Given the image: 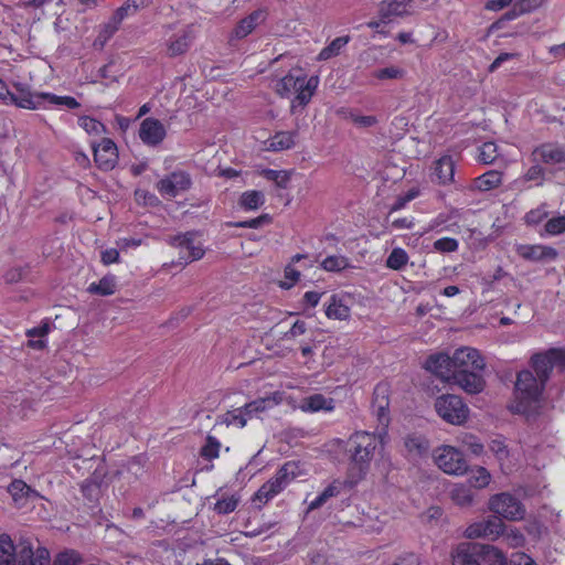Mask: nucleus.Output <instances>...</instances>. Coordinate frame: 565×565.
Instances as JSON below:
<instances>
[{
    "label": "nucleus",
    "mask_w": 565,
    "mask_h": 565,
    "mask_svg": "<svg viewBox=\"0 0 565 565\" xmlns=\"http://www.w3.org/2000/svg\"><path fill=\"white\" fill-rule=\"evenodd\" d=\"M531 366L535 375L530 370H522L516 375L514 398L509 407L512 413L529 415L540 406L551 372L565 369V351L550 349L535 353L531 358Z\"/></svg>",
    "instance_id": "obj_1"
},
{
    "label": "nucleus",
    "mask_w": 565,
    "mask_h": 565,
    "mask_svg": "<svg viewBox=\"0 0 565 565\" xmlns=\"http://www.w3.org/2000/svg\"><path fill=\"white\" fill-rule=\"evenodd\" d=\"M319 86V77L305 74L295 75L288 73L275 83V92L282 98L294 96L290 104V111L296 113L298 107H306Z\"/></svg>",
    "instance_id": "obj_2"
},
{
    "label": "nucleus",
    "mask_w": 565,
    "mask_h": 565,
    "mask_svg": "<svg viewBox=\"0 0 565 565\" xmlns=\"http://www.w3.org/2000/svg\"><path fill=\"white\" fill-rule=\"evenodd\" d=\"M385 436L386 431H356L350 437L351 460L362 476L369 470L375 450L383 445Z\"/></svg>",
    "instance_id": "obj_3"
},
{
    "label": "nucleus",
    "mask_w": 565,
    "mask_h": 565,
    "mask_svg": "<svg viewBox=\"0 0 565 565\" xmlns=\"http://www.w3.org/2000/svg\"><path fill=\"white\" fill-rule=\"evenodd\" d=\"M302 475L300 463L298 461H287L285 462L271 477L268 481H266L255 493L254 502H259L262 504L267 503L276 495L281 493L291 481Z\"/></svg>",
    "instance_id": "obj_4"
},
{
    "label": "nucleus",
    "mask_w": 565,
    "mask_h": 565,
    "mask_svg": "<svg viewBox=\"0 0 565 565\" xmlns=\"http://www.w3.org/2000/svg\"><path fill=\"white\" fill-rule=\"evenodd\" d=\"M195 40L193 25L175 29L173 24L163 26V47L166 56L174 58L188 53Z\"/></svg>",
    "instance_id": "obj_5"
},
{
    "label": "nucleus",
    "mask_w": 565,
    "mask_h": 565,
    "mask_svg": "<svg viewBox=\"0 0 565 565\" xmlns=\"http://www.w3.org/2000/svg\"><path fill=\"white\" fill-rule=\"evenodd\" d=\"M438 416L448 424L462 425L469 417L470 409L462 398L454 394H444L435 401Z\"/></svg>",
    "instance_id": "obj_6"
},
{
    "label": "nucleus",
    "mask_w": 565,
    "mask_h": 565,
    "mask_svg": "<svg viewBox=\"0 0 565 565\" xmlns=\"http://www.w3.org/2000/svg\"><path fill=\"white\" fill-rule=\"evenodd\" d=\"M489 510L509 521H520L525 515L522 502L508 492H501L489 499Z\"/></svg>",
    "instance_id": "obj_7"
},
{
    "label": "nucleus",
    "mask_w": 565,
    "mask_h": 565,
    "mask_svg": "<svg viewBox=\"0 0 565 565\" xmlns=\"http://www.w3.org/2000/svg\"><path fill=\"white\" fill-rule=\"evenodd\" d=\"M436 465L445 473L461 476L467 472L468 463L463 455L452 446H441L435 450Z\"/></svg>",
    "instance_id": "obj_8"
},
{
    "label": "nucleus",
    "mask_w": 565,
    "mask_h": 565,
    "mask_svg": "<svg viewBox=\"0 0 565 565\" xmlns=\"http://www.w3.org/2000/svg\"><path fill=\"white\" fill-rule=\"evenodd\" d=\"M12 86L15 93L12 92L8 105L29 110L45 109L46 92H32L31 86L22 82H14Z\"/></svg>",
    "instance_id": "obj_9"
},
{
    "label": "nucleus",
    "mask_w": 565,
    "mask_h": 565,
    "mask_svg": "<svg viewBox=\"0 0 565 565\" xmlns=\"http://www.w3.org/2000/svg\"><path fill=\"white\" fill-rule=\"evenodd\" d=\"M505 525L498 516H489L486 520L473 522L465 530L467 539H487L490 541L498 540L504 534Z\"/></svg>",
    "instance_id": "obj_10"
},
{
    "label": "nucleus",
    "mask_w": 565,
    "mask_h": 565,
    "mask_svg": "<svg viewBox=\"0 0 565 565\" xmlns=\"http://www.w3.org/2000/svg\"><path fill=\"white\" fill-rule=\"evenodd\" d=\"M486 363L479 351L473 348H459L452 354L454 376L469 371L484 370Z\"/></svg>",
    "instance_id": "obj_11"
},
{
    "label": "nucleus",
    "mask_w": 565,
    "mask_h": 565,
    "mask_svg": "<svg viewBox=\"0 0 565 565\" xmlns=\"http://www.w3.org/2000/svg\"><path fill=\"white\" fill-rule=\"evenodd\" d=\"M194 236L193 232H186L171 238V245L180 249L179 265H186L204 256V248L195 243Z\"/></svg>",
    "instance_id": "obj_12"
},
{
    "label": "nucleus",
    "mask_w": 565,
    "mask_h": 565,
    "mask_svg": "<svg viewBox=\"0 0 565 565\" xmlns=\"http://www.w3.org/2000/svg\"><path fill=\"white\" fill-rule=\"evenodd\" d=\"M192 185L191 177L188 172L178 170L173 171L157 183V190L163 198H175L180 193L185 192Z\"/></svg>",
    "instance_id": "obj_13"
},
{
    "label": "nucleus",
    "mask_w": 565,
    "mask_h": 565,
    "mask_svg": "<svg viewBox=\"0 0 565 565\" xmlns=\"http://www.w3.org/2000/svg\"><path fill=\"white\" fill-rule=\"evenodd\" d=\"M17 557L19 565H50V552L45 547L33 548L28 539L18 542Z\"/></svg>",
    "instance_id": "obj_14"
},
{
    "label": "nucleus",
    "mask_w": 565,
    "mask_h": 565,
    "mask_svg": "<svg viewBox=\"0 0 565 565\" xmlns=\"http://www.w3.org/2000/svg\"><path fill=\"white\" fill-rule=\"evenodd\" d=\"M94 160L100 170H113L118 162V149L109 138H103L98 145L93 146Z\"/></svg>",
    "instance_id": "obj_15"
},
{
    "label": "nucleus",
    "mask_w": 565,
    "mask_h": 565,
    "mask_svg": "<svg viewBox=\"0 0 565 565\" xmlns=\"http://www.w3.org/2000/svg\"><path fill=\"white\" fill-rule=\"evenodd\" d=\"M166 136V128L159 119L148 117L141 121L139 138L145 145L156 147L164 140Z\"/></svg>",
    "instance_id": "obj_16"
},
{
    "label": "nucleus",
    "mask_w": 565,
    "mask_h": 565,
    "mask_svg": "<svg viewBox=\"0 0 565 565\" xmlns=\"http://www.w3.org/2000/svg\"><path fill=\"white\" fill-rule=\"evenodd\" d=\"M431 181L449 185L455 181L456 162L450 154H444L433 163Z\"/></svg>",
    "instance_id": "obj_17"
},
{
    "label": "nucleus",
    "mask_w": 565,
    "mask_h": 565,
    "mask_svg": "<svg viewBox=\"0 0 565 565\" xmlns=\"http://www.w3.org/2000/svg\"><path fill=\"white\" fill-rule=\"evenodd\" d=\"M424 367L446 382H450L454 376L452 356L445 353H437L427 358Z\"/></svg>",
    "instance_id": "obj_18"
},
{
    "label": "nucleus",
    "mask_w": 565,
    "mask_h": 565,
    "mask_svg": "<svg viewBox=\"0 0 565 565\" xmlns=\"http://www.w3.org/2000/svg\"><path fill=\"white\" fill-rule=\"evenodd\" d=\"M483 370L469 371L468 373L458 374L451 377L450 382L458 385L469 394L480 393L486 385L482 376Z\"/></svg>",
    "instance_id": "obj_19"
},
{
    "label": "nucleus",
    "mask_w": 565,
    "mask_h": 565,
    "mask_svg": "<svg viewBox=\"0 0 565 565\" xmlns=\"http://www.w3.org/2000/svg\"><path fill=\"white\" fill-rule=\"evenodd\" d=\"M414 0H384L380 4L379 15L382 22L388 23L394 17L407 15L412 12V2Z\"/></svg>",
    "instance_id": "obj_20"
},
{
    "label": "nucleus",
    "mask_w": 565,
    "mask_h": 565,
    "mask_svg": "<svg viewBox=\"0 0 565 565\" xmlns=\"http://www.w3.org/2000/svg\"><path fill=\"white\" fill-rule=\"evenodd\" d=\"M518 253L522 258L532 262L555 260L558 256L554 247L545 245H521Z\"/></svg>",
    "instance_id": "obj_21"
},
{
    "label": "nucleus",
    "mask_w": 565,
    "mask_h": 565,
    "mask_svg": "<svg viewBox=\"0 0 565 565\" xmlns=\"http://www.w3.org/2000/svg\"><path fill=\"white\" fill-rule=\"evenodd\" d=\"M265 19L266 12L264 10L253 11L237 23L233 30V36L238 40L246 38L256 29L257 25L263 23Z\"/></svg>",
    "instance_id": "obj_22"
},
{
    "label": "nucleus",
    "mask_w": 565,
    "mask_h": 565,
    "mask_svg": "<svg viewBox=\"0 0 565 565\" xmlns=\"http://www.w3.org/2000/svg\"><path fill=\"white\" fill-rule=\"evenodd\" d=\"M452 565H480L475 543H461L451 553Z\"/></svg>",
    "instance_id": "obj_23"
},
{
    "label": "nucleus",
    "mask_w": 565,
    "mask_h": 565,
    "mask_svg": "<svg viewBox=\"0 0 565 565\" xmlns=\"http://www.w3.org/2000/svg\"><path fill=\"white\" fill-rule=\"evenodd\" d=\"M535 160L546 164H557L565 162V150L554 145H542L533 151Z\"/></svg>",
    "instance_id": "obj_24"
},
{
    "label": "nucleus",
    "mask_w": 565,
    "mask_h": 565,
    "mask_svg": "<svg viewBox=\"0 0 565 565\" xmlns=\"http://www.w3.org/2000/svg\"><path fill=\"white\" fill-rule=\"evenodd\" d=\"M475 550L486 565H508L507 556L493 545L475 543Z\"/></svg>",
    "instance_id": "obj_25"
},
{
    "label": "nucleus",
    "mask_w": 565,
    "mask_h": 565,
    "mask_svg": "<svg viewBox=\"0 0 565 565\" xmlns=\"http://www.w3.org/2000/svg\"><path fill=\"white\" fill-rule=\"evenodd\" d=\"M404 446L407 456L412 459L422 458L428 454L429 443L428 440L417 434H411L405 437Z\"/></svg>",
    "instance_id": "obj_26"
},
{
    "label": "nucleus",
    "mask_w": 565,
    "mask_h": 565,
    "mask_svg": "<svg viewBox=\"0 0 565 565\" xmlns=\"http://www.w3.org/2000/svg\"><path fill=\"white\" fill-rule=\"evenodd\" d=\"M296 131H278L265 141L266 149L274 152L289 150L295 146Z\"/></svg>",
    "instance_id": "obj_27"
},
{
    "label": "nucleus",
    "mask_w": 565,
    "mask_h": 565,
    "mask_svg": "<svg viewBox=\"0 0 565 565\" xmlns=\"http://www.w3.org/2000/svg\"><path fill=\"white\" fill-rule=\"evenodd\" d=\"M277 404L278 402L274 397H264L246 403L241 406L239 409L242 411V415L247 423L253 417L266 412Z\"/></svg>",
    "instance_id": "obj_28"
},
{
    "label": "nucleus",
    "mask_w": 565,
    "mask_h": 565,
    "mask_svg": "<svg viewBox=\"0 0 565 565\" xmlns=\"http://www.w3.org/2000/svg\"><path fill=\"white\" fill-rule=\"evenodd\" d=\"M300 408L303 412H309V413H316V412H320V411L330 412V411H333V408H334V401H333V398L326 397L322 394H313V395L306 397L302 401Z\"/></svg>",
    "instance_id": "obj_29"
},
{
    "label": "nucleus",
    "mask_w": 565,
    "mask_h": 565,
    "mask_svg": "<svg viewBox=\"0 0 565 565\" xmlns=\"http://www.w3.org/2000/svg\"><path fill=\"white\" fill-rule=\"evenodd\" d=\"M344 488V482L333 480L324 490L317 495L308 507V511H313L326 504L331 498L338 497Z\"/></svg>",
    "instance_id": "obj_30"
},
{
    "label": "nucleus",
    "mask_w": 565,
    "mask_h": 565,
    "mask_svg": "<svg viewBox=\"0 0 565 565\" xmlns=\"http://www.w3.org/2000/svg\"><path fill=\"white\" fill-rule=\"evenodd\" d=\"M351 41L350 35H342L333 39L327 46H324L318 54V61H328L341 54L344 47Z\"/></svg>",
    "instance_id": "obj_31"
},
{
    "label": "nucleus",
    "mask_w": 565,
    "mask_h": 565,
    "mask_svg": "<svg viewBox=\"0 0 565 565\" xmlns=\"http://www.w3.org/2000/svg\"><path fill=\"white\" fill-rule=\"evenodd\" d=\"M18 543L14 545L7 534L0 535V565H17Z\"/></svg>",
    "instance_id": "obj_32"
},
{
    "label": "nucleus",
    "mask_w": 565,
    "mask_h": 565,
    "mask_svg": "<svg viewBox=\"0 0 565 565\" xmlns=\"http://www.w3.org/2000/svg\"><path fill=\"white\" fill-rule=\"evenodd\" d=\"M120 23L111 17L107 22L99 25L98 35L96 36L93 45L96 49H103L105 44L114 36L119 30Z\"/></svg>",
    "instance_id": "obj_33"
},
{
    "label": "nucleus",
    "mask_w": 565,
    "mask_h": 565,
    "mask_svg": "<svg viewBox=\"0 0 565 565\" xmlns=\"http://www.w3.org/2000/svg\"><path fill=\"white\" fill-rule=\"evenodd\" d=\"M451 500L459 507H470L473 502L471 487L465 483H456L450 490Z\"/></svg>",
    "instance_id": "obj_34"
},
{
    "label": "nucleus",
    "mask_w": 565,
    "mask_h": 565,
    "mask_svg": "<svg viewBox=\"0 0 565 565\" xmlns=\"http://www.w3.org/2000/svg\"><path fill=\"white\" fill-rule=\"evenodd\" d=\"M502 183V173L490 170L475 179V186L480 191H490Z\"/></svg>",
    "instance_id": "obj_35"
},
{
    "label": "nucleus",
    "mask_w": 565,
    "mask_h": 565,
    "mask_svg": "<svg viewBox=\"0 0 565 565\" xmlns=\"http://www.w3.org/2000/svg\"><path fill=\"white\" fill-rule=\"evenodd\" d=\"M239 206L245 211H254L265 203V194L258 190H249L242 193Z\"/></svg>",
    "instance_id": "obj_36"
},
{
    "label": "nucleus",
    "mask_w": 565,
    "mask_h": 565,
    "mask_svg": "<svg viewBox=\"0 0 565 565\" xmlns=\"http://www.w3.org/2000/svg\"><path fill=\"white\" fill-rule=\"evenodd\" d=\"M215 425H225L227 427L235 426L237 428H244L246 420L242 415L239 407L227 411L216 418Z\"/></svg>",
    "instance_id": "obj_37"
},
{
    "label": "nucleus",
    "mask_w": 565,
    "mask_h": 565,
    "mask_svg": "<svg viewBox=\"0 0 565 565\" xmlns=\"http://www.w3.org/2000/svg\"><path fill=\"white\" fill-rule=\"evenodd\" d=\"M326 315L330 319L345 320L350 316V309L337 296H332L326 308Z\"/></svg>",
    "instance_id": "obj_38"
},
{
    "label": "nucleus",
    "mask_w": 565,
    "mask_h": 565,
    "mask_svg": "<svg viewBox=\"0 0 565 565\" xmlns=\"http://www.w3.org/2000/svg\"><path fill=\"white\" fill-rule=\"evenodd\" d=\"M88 291L100 296H110L116 291L115 276H105L98 282H92Z\"/></svg>",
    "instance_id": "obj_39"
},
{
    "label": "nucleus",
    "mask_w": 565,
    "mask_h": 565,
    "mask_svg": "<svg viewBox=\"0 0 565 565\" xmlns=\"http://www.w3.org/2000/svg\"><path fill=\"white\" fill-rule=\"evenodd\" d=\"M408 254L402 247H395L386 258V267L393 270H402L408 263Z\"/></svg>",
    "instance_id": "obj_40"
},
{
    "label": "nucleus",
    "mask_w": 565,
    "mask_h": 565,
    "mask_svg": "<svg viewBox=\"0 0 565 565\" xmlns=\"http://www.w3.org/2000/svg\"><path fill=\"white\" fill-rule=\"evenodd\" d=\"M499 147L495 142L488 141L480 146L478 160L483 164H492L499 158Z\"/></svg>",
    "instance_id": "obj_41"
},
{
    "label": "nucleus",
    "mask_w": 565,
    "mask_h": 565,
    "mask_svg": "<svg viewBox=\"0 0 565 565\" xmlns=\"http://www.w3.org/2000/svg\"><path fill=\"white\" fill-rule=\"evenodd\" d=\"M406 75V71L397 65H390L373 72V77L379 81L402 79Z\"/></svg>",
    "instance_id": "obj_42"
},
{
    "label": "nucleus",
    "mask_w": 565,
    "mask_h": 565,
    "mask_svg": "<svg viewBox=\"0 0 565 565\" xmlns=\"http://www.w3.org/2000/svg\"><path fill=\"white\" fill-rule=\"evenodd\" d=\"M45 98V109L50 106H65L70 109L78 108L79 103L72 96H57L52 93H47L44 96Z\"/></svg>",
    "instance_id": "obj_43"
},
{
    "label": "nucleus",
    "mask_w": 565,
    "mask_h": 565,
    "mask_svg": "<svg viewBox=\"0 0 565 565\" xmlns=\"http://www.w3.org/2000/svg\"><path fill=\"white\" fill-rule=\"evenodd\" d=\"M490 481H491V475L483 467H478L476 470H473L471 476L468 479L469 486L473 487L476 489L486 488L490 483Z\"/></svg>",
    "instance_id": "obj_44"
},
{
    "label": "nucleus",
    "mask_w": 565,
    "mask_h": 565,
    "mask_svg": "<svg viewBox=\"0 0 565 565\" xmlns=\"http://www.w3.org/2000/svg\"><path fill=\"white\" fill-rule=\"evenodd\" d=\"M321 267L327 271H341L349 267V259L342 255H331L322 260Z\"/></svg>",
    "instance_id": "obj_45"
},
{
    "label": "nucleus",
    "mask_w": 565,
    "mask_h": 565,
    "mask_svg": "<svg viewBox=\"0 0 565 565\" xmlns=\"http://www.w3.org/2000/svg\"><path fill=\"white\" fill-rule=\"evenodd\" d=\"M221 449V443L214 436L209 435L206 437L204 446L201 448L200 455L207 459L213 460L218 458Z\"/></svg>",
    "instance_id": "obj_46"
},
{
    "label": "nucleus",
    "mask_w": 565,
    "mask_h": 565,
    "mask_svg": "<svg viewBox=\"0 0 565 565\" xmlns=\"http://www.w3.org/2000/svg\"><path fill=\"white\" fill-rule=\"evenodd\" d=\"M78 126L89 135H102L105 132V126L97 119L89 116H81Z\"/></svg>",
    "instance_id": "obj_47"
},
{
    "label": "nucleus",
    "mask_w": 565,
    "mask_h": 565,
    "mask_svg": "<svg viewBox=\"0 0 565 565\" xmlns=\"http://www.w3.org/2000/svg\"><path fill=\"white\" fill-rule=\"evenodd\" d=\"M239 498L235 494L218 499L214 504V511L218 514H228L238 505Z\"/></svg>",
    "instance_id": "obj_48"
},
{
    "label": "nucleus",
    "mask_w": 565,
    "mask_h": 565,
    "mask_svg": "<svg viewBox=\"0 0 565 565\" xmlns=\"http://www.w3.org/2000/svg\"><path fill=\"white\" fill-rule=\"evenodd\" d=\"M284 276H285V280H281L279 282V286L282 289H290L298 282V280L300 278V273L294 267L292 264H288L285 267Z\"/></svg>",
    "instance_id": "obj_49"
},
{
    "label": "nucleus",
    "mask_w": 565,
    "mask_h": 565,
    "mask_svg": "<svg viewBox=\"0 0 565 565\" xmlns=\"http://www.w3.org/2000/svg\"><path fill=\"white\" fill-rule=\"evenodd\" d=\"M419 195V190L416 188H413L408 190L405 194L399 195L393 205L390 209V213L397 212L402 209H404L407 203H409L412 200L416 199Z\"/></svg>",
    "instance_id": "obj_50"
},
{
    "label": "nucleus",
    "mask_w": 565,
    "mask_h": 565,
    "mask_svg": "<svg viewBox=\"0 0 565 565\" xmlns=\"http://www.w3.org/2000/svg\"><path fill=\"white\" fill-rule=\"evenodd\" d=\"M544 228L548 235H553V236L564 233L565 232V216L559 215V216L550 218L545 223Z\"/></svg>",
    "instance_id": "obj_51"
},
{
    "label": "nucleus",
    "mask_w": 565,
    "mask_h": 565,
    "mask_svg": "<svg viewBox=\"0 0 565 565\" xmlns=\"http://www.w3.org/2000/svg\"><path fill=\"white\" fill-rule=\"evenodd\" d=\"M459 247V243L452 237H441L434 242V249L439 253H452Z\"/></svg>",
    "instance_id": "obj_52"
},
{
    "label": "nucleus",
    "mask_w": 565,
    "mask_h": 565,
    "mask_svg": "<svg viewBox=\"0 0 565 565\" xmlns=\"http://www.w3.org/2000/svg\"><path fill=\"white\" fill-rule=\"evenodd\" d=\"M81 556L75 551H65L56 556L54 565H79Z\"/></svg>",
    "instance_id": "obj_53"
},
{
    "label": "nucleus",
    "mask_w": 565,
    "mask_h": 565,
    "mask_svg": "<svg viewBox=\"0 0 565 565\" xmlns=\"http://www.w3.org/2000/svg\"><path fill=\"white\" fill-rule=\"evenodd\" d=\"M547 214L546 206L541 205L525 214V222L530 225H536L546 218Z\"/></svg>",
    "instance_id": "obj_54"
},
{
    "label": "nucleus",
    "mask_w": 565,
    "mask_h": 565,
    "mask_svg": "<svg viewBox=\"0 0 565 565\" xmlns=\"http://www.w3.org/2000/svg\"><path fill=\"white\" fill-rule=\"evenodd\" d=\"M145 457L136 456L128 461V471L131 472L136 479L141 477L145 472Z\"/></svg>",
    "instance_id": "obj_55"
},
{
    "label": "nucleus",
    "mask_w": 565,
    "mask_h": 565,
    "mask_svg": "<svg viewBox=\"0 0 565 565\" xmlns=\"http://www.w3.org/2000/svg\"><path fill=\"white\" fill-rule=\"evenodd\" d=\"M269 222H270V216L268 214H264V215H260V216L252 218V220L237 222V223H235V226L243 227V228H258L262 225L267 224Z\"/></svg>",
    "instance_id": "obj_56"
},
{
    "label": "nucleus",
    "mask_w": 565,
    "mask_h": 565,
    "mask_svg": "<svg viewBox=\"0 0 565 565\" xmlns=\"http://www.w3.org/2000/svg\"><path fill=\"white\" fill-rule=\"evenodd\" d=\"M307 332V323L302 320H297L291 328L284 334V339L294 340Z\"/></svg>",
    "instance_id": "obj_57"
},
{
    "label": "nucleus",
    "mask_w": 565,
    "mask_h": 565,
    "mask_svg": "<svg viewBox=\"0 0 565 565\" xmlns=\"http://www.w3.org/2000/svg\"><path fill=\"white\" fill-rule=\"evenodd\" d=\"M29 491L30 487L22 480H14L9 486V492L14 498V500H17L18 497L28 494Z\"/></svg>",
    "instance_id": "obj_58"
},
{
    "label": "nucleus",
    "mask_w": 565,
    "mask_h": 565,
    "mask_svg": "<svg viewBox=\"0 0 565 565\" xmlns=\"http://www.w3.org/2000/svg\"><path fill=\"white\" fill-rule=\"evenodd\" d=\"M461 441L475 455H480L483 451V445L473 435L466 434Z\"/></svg>",
    "instance_id": "obj_59"
},
{
    "label": "nucleus",
    "mask_w": 565,
    "mask_h": 565,
    "mask_svg": "<svg viewBox=\"0 0 565 565\" xmlns=\"http://www.w3.org/2000/svg\"><path fill=\"white\" fill-rule=\"evenodd\" d=\"M137 11L130 6V2L127 0L121 7H119L113 17L121 24V22L134 14H136Z\"/></svg>",
    "instance_id": "obj_60"
},
{
    "label": "nucleus",
    "mask_w": 565,
    "mask_h": 565,
    "mask_svg": "<svg viewBox=\"0 0 565 565\" xmlns=\"http://www.w3.org/2000/svg\"><path fill=\"white\" fill-rule=\"evenodd\" d=\"M387 406H388V402H385L384 404L381 403V404H379L377 409H376L379 423L383 427L381 431H386V427L390 422Z\"/></svg>",
    "instance_id": "obj_61"
},
{
    "label": "nucleus",
    "mask_w": 565,
    "mask_h": 565,
    "mask_svg": "<svg viewBox=\"0 0 565 565\" xmlns=\"http://www.w3.org/2000/svg\"><path fill=\"white\" fill-rule=\"evenodd\" d=\"M507 540L512 547H520L524 544V535L516 529H512L507 533Z\"/></svg>",
    "instance_id": "obj_62"
},
{
    "label": "nucleus",
    "mask_w": 565,
    "mask_h": 565,
    "mask_svg": "<svg viewBox=\"0 0 565 565\" xmlns=\"http://www.w3.org/2000/svg\"><path fill=\"white\" fill-rule=\"evenodd\" d=\"M102 262L104 265H110L119 262V252L116 248H107L102 252Z\"/></svg>",
    "instance_id": "obj_63"
},
{
    "label": "nucleus",
    "mask_w": 565,
    "mask_h": 565,
    "mask_svg": "<svg viewBox=\"0 0 565 565\" xmlns=\"http://www.w3.org/2000/svg\"><path fill=\"white\" fill-rule=\"evenodd\" d=\"M544 177V170L541 166L534 164L525 173V179L527 181H541Z\"/></svg>",
    "instance_id": "obj_64"
}]
</instances>
